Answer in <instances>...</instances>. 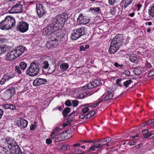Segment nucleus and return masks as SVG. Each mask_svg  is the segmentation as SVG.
I'll return each mask as SVG.
<instances>
[{"instance_id":"obj_1","label":"nucleus","mask_w":154,"mask_h":154,"mask_svg":"<svg viewBox=\"0 0 154 154\" xmlns=\"http://www.w3.org/2000/svg\"><path fill=\"white\" fill-rule=\"evenodd\" d=\"M15 23V19L14 17L7 16L5 20L0 23V28L2 30H8L14 26Z\"/></svg>"},{"instance_id":"obj_2","label":"nucleus","mask_w":154,"mask_h":154,"mask_svg":"<svg viewBox=\"0 0 154 154\" xmlns=\"http://www.w3.org/2000/svg\"><path fill=\"white\" fill-rule=\"evenodd\" d=\"M39 64L36 62H32L26 71V74L29 76L37 75L39 72Z\"/></svg>"},{"instance_id":"obj_3","label":"nucleus","mask_w":154,"mask_h":154,"mask_svg":"<svg viewBox=\"0 0 154 154\" xmlns=\"http://www.w3.org/2000/svg\"><path fill=\"white\" fill-rule=\"evenodd\" d=\"M68 19V15L66 14L57 15L53 20V24L55 26H59L60 24H63Z\"/></svg>"},{"instance_id":"obj_4","label":"nucleus","mask_w":154,"mask_h":154,"mask_svg":"<svg viewBox=\"0 0 154 154\" xmlns=\"http://www.w3.org/2000/svg\"><path fill=\"white\" fill-rule=\"evenodd\" d=\"M85 27H82L79 29H75L73 30L74 33L72 34L71 38L72 40H76L85 34L86 31Z\"/></svg>"},{"instance_id":"obj_5","label":"nucleus","mask_w":154,"mask_h":154,"mask_svg":"<svg viewBox=\"0 0 154 154\" xmlns=\"http://www.w3.org/2000/svg\"><path fill=\"white\" fill-rule=\"evenodd\" d=\"M57 27V26H55L53 23L51 24L43 29V33L45 35H49L58 29Z\"/></svg>"},{"instance_id":"obj_6","label":"nucleus","mask_w":154,"mask_h":154,"mask_svg":"<svg viewBox=\"0 0 154 154\" xmlns=\"http://www.w3.org/2000/svg\"><path fill=\"white\" fill-rule=\"evenodd\" d=\"M29 24L26 22L22 21L19 22L17 25V29L22 32H26L28 29Z\"/></svg>"},{"instance_id":"obj_7","label":"nucleus","mask_w":154,"mask_h":154,"mask_svg":"<svg viewBox=\"0 0 154 154\" xmlns=\"http://www.w3.org/2000/svg\"><path fill=\"white\" fill-rule=\"evenodd\" d=\"M23 5L20 3H17L10 9L9 12L11 13H21L23 12Z\"/></svg>"},{"instance_id":"obj_8","label":"nucleus","mask_w":154,"mask_h":154,"mask_svg":"<svg viewBox=\"0 0 154 154\" xmlns=\"http://www.w3.org/2000/svg\"><path fill=\"white\" fill-rule=\"evenodd\" d=\"M123 39V35L122 34H118L116 35L115 37L112 39L111 41L121 47L123 45L122 42Z\"/></svg>"},{"instance_id":"obj_9","label":"nucleus","mask_w":154,"mask_h":154,"mask_svg":"<svg viewBox=\"0 0 154 154\" xmlns=\"http://www.w3.org/2000/svg\"><path fill=\"white\" fill-rule=\"evenodd\" d=\"M58 36L57 35H54L51 36L49 39V41L47 43V45L50 47L55 46L58 44Z\"/></svg>"},{"instance_id":"obj_10","label":"nucleus","mask_w":154,"mask_h":154,"mask_svg":"<svg viewBox=\"0 0 154 154\" xmlns=\"http://www.w3.org/2000/svg\"><path fill=\"white\" fill-rule=\"evenodd\" d=\"M15 93L16 91L15 88H12L11 89L6 90L4 93V96L7 99H8L11 98Z\"/></svg>"},{"instance_id":"obj_11","label":"nucleus","mask_w":154,"mask_h":154,"mask_svg":"<svg viewBox=\"0 0 154 154\" xmlns=\"http://www.w3.org/2000/svg\"><path fill=\"white\" fill-rule=\"evenodd\" d=\"M114 93V90H112L111 88H109L106 94L105 95L104 94V95L102 97L103 100H104L105 101H107L112 99L113 97Z\"/></svg>"},{"instance_id":"obj_12","label":"nucleus","mask_w":154,"mask_h":154,"mask_svg":"<svg viewBox=\"0 0 154 154\" xmlns=\"http://www.w3.org/2000/svg\"><path fill=\"white\" fill-rule=\"evenodd\" d=\"M120 46L114 42H111L110 45L109 50V53L111 54H114L119 48Z\"/></svg>"},{"instance_id":"obj_13","label":"nucleus","mask_w":154,"mask_h":154,"mask_svg":"<svg viewBox=\"0 0 154 154\" xmlns=\"http://www.w3.org/2000/svg\"><path fill=\"white\" fill-rule=\"evenodd\" d=\"M25 49V47L22 45H20L13 51L15 54L16 56L18 57L21 55L24 52Z\"/></svg>"},{"instance_id":"obj_14","label":"nucleus","mask_w":154,"mask_h":154,"mask_svg":"<svg viewBox=\"0 0 154 154\" xmlns=\"http://www.w3.org/2000/svg\"><path fill=\"white\" fill-rule=\"evenodd\" d=\"M90 19L87 18L86 17L83 16L82 14H80L77 19L78 22L81 24H86L88 23Z\"/></svg>"},{"instance_id":"obj_15","label":"nucleus","mask_w":154,"mask_h":154,"mask_svg":"<svg viewBox=\"0 0 154 154\" xmlns=\"http://www.w3.org/2000/svg\"><path fill=\"white\" fill-rule=\"evenodd\" d=\"M36 9L38 14L40 17L42 16L45 13V11L44 9V7L42 4H37Z\"/></svg>"},{"instance_id":"obj_16","label":"nucleus","mask_w":154,"mask_h":154,"mask_svg":"<svg viewBox=\"0 0 154 154\" xmlns=\"http://www.w3.org/2000/svg\"><path fill=\"white\" fill-rule=\"evenodd\" d=\"M47 82L45 79L38 78L35 79L33 82V85L34 86H39L41 85L45 84Z\"/></svg>"},{"instance_id":"obj_17","label":"nucleus","mask_w":154,"mask_h":154,"mask_svg":"<svg viewBox=\"0 0 154 154\" xmlns=\"http://www.w3.org/2000/svg\"><path fill=\"white\" fill-rule=\"evenodd\" d=\"M28 123L26 120L23 119H21L17 120V124L19 127L24 128L27 127Z\"/></svg>"},{"instance_id":"obj_18","label":"nucleus","mask_w":154,"mask_h":154,"mask_svg":"<svg viewBox=\"0 0 154 154\" xmlns=\"http://www.w3.org/2000/svg\"><path fill=\"white\" fill-rule=\"evenodd\" d=\"M17 58V56H16L13 50L8 53L6 55V58L8 60H12Z\"/></svg>"},{"instance_id":"obj_19","label":"nucleus","mask_w":154,"mask_h":154,"mask_svg":"<svg viewBox=\"0 0 154 154\" xmlns=\"http://www.w3.org/2000/svg\"><path fill=\"white\" fill-rule=\"evenodd\" d=\"M8 50L7 46L0 39V54L7 51Z\"/></svg>"},{"instance_id":"obj_20","label":"nucleus","mask_w":154,"mask_h":154,"mask_svg":"<svg viewBox=\"0 0 154 154\" xmlns=\"http://www.w3.org/2000/svg\"><path fill=\"white\" fill-rule=\"evenodd\" d=\"M7 144L9 145V147H12V146H17V143L15 140L13 138H7Z\"/></svg>"},{"instance_id":"obj_21","label":"nucleus","mask_w":154,"mask_h":154,"mask_svg":"<svg viewBox=\"0 0 154 154\" xmlns=\"http://www.w3.org/2000/svg\"><path fill=\"white\" fill-rule=\"evenodd\" d=\"M58 44H65L67 40V38L66 35H62L58 36Z\"/></svg>"},{"instance_id":"obj_22","label":"nucleus","mask_w":154,"mask_h":154,"mask_svg":"<svg viewBox=\"0 0 154 154\" xmlns=\"http://www.w3.org/2000/svg\"><path fill=\"white\" fill-rule=\"evenodd\" d=\"M129 59L132 62L137 63L138 62V60L135 54H130L129 57Z\"/></svg>"},{"instance_id":"obj_23","label":"nucleus","mask_w":154,"mask_h":154,"mask_svg":"<svg viewBox=\"0 0 154 154\" xmlns=\"http://www.w3.org/2000/svg\"><path fill=\"white\" fill-rule=\"evenodd\" d=\"M0 146L2 148L3 152L6 154H12V152L11 150V147L8 146L6 148L4 147H2L1 146Z\"/></svg>"},{"instance_id":"obj_24","label":"nucleus","mask_w":154,"mask_h":154,"mask_svg":"<svg viewBox=\"0 0 154 154\" xmlns=\"http://www.w3.org/2000/svg\"><path fill=\"white\" fill-rule=\"evenodd\" d=\"M132 1L133 0H122V4H124V8H126L128 6L131 4Z\"/></svg>"},{"instance_id":"obj_25","label":"nucleus","mask_w":154,"mask_h":154,"mask_svg":"<svg viewBox=\"0 0 154 154\" xmlns=\"http://www.w3.org/2000/svg\"><path fill=\"white\" fill-rule=\"evenodd\" d=\"M90 11H91L93 14H99L100 13V8L98 7L93 8H91L90 9Z\"/></svg>"},{"instance_id":"obj_26","label":"nucleus","mask_w":154,"mask_h":154,"mask_svg":"<svg viewBox=\"0 0 154 154\" xmlns=\"http://www.w3.org/2000/svg\"><path fill=\"white\" fill-rule=\"evenodd\" d=\"M69 66V65L67 63H63L60 65V67L62 71H65L68 68Z\"/></svg>"},{"instance_id":"obj_27","label":"nucleus","mask_w":154,"mask_h":154,"mask_svg":"<svg viewBox=\"0 0 154 154\" xmlns=\"http://www.w3.org/2000/svg\"><path fill=\"white\" fill-rule=\"evenodd\" d=\"M3 76L4 78L8 81L10 79L14 77V75L11 73H8L4 74Z\"/></svg>"},{"instance_id":"obj_28","label":"nucleus","mask_w":154,"mask_h":154,"mask_svg":"<svg viewBox=\"0 0 154 154\" xmlns=\"http://www.w3.org/2000/svg\"><path fill=\"white\" fill-rule=\"evenodd\" d=\"M70 111V108L68 107L65 108L62 111V113L64 117H66Z\"/></svg>"},{"instance_id":"obj_29","label":"nucleus","mask_w":154,"mask_h":154,"mask_svg":"<svg viewBox=\"0 0 154 154\" xmlns=\"http://www.w3.org/2000/svg\"><path fill=\"white\" fill-rule=\"evenodd\" d=\"M133 71L135 75H139L141 73V71L140 69L138 67L135 68L134 69Z\"/></svg>"},{"instance_id":"obj_30","label":"nucleus","mask_w":154,"mask_h":154,"mask_svg":"<svg viewBox=\"0 0 154 154\" xmlns=\"http://www.w3.org/2000/svg\"><path fill=\"white\" fill-rule=\"evenodd\" d=\"M148 13L149 15L154 17V3L152 4L151 8L149 10Z\"/></svg>"},{"instance_id":"obj_31","label":"nucleus","mask_w":154,"mask_h":154,"mask_svg":"<svg viewBox=\"0 0 154 154\" xmlns=\"http://www.w3.org/2000/svg\"><path fill=\"white\" fill-rule=\"evenodd\" d=\"M67 131L62 132L59 134L63 140L68 138V137H66V135H67Z\"/></svg>"},{"instance_id":"obj_32","label":"nucleus","mask_w":154,"mask_h":154,"mask_svg":"<svg viewBox=\"0 0 154 154\" xmlns=\"http://www.w3.org/2000/svg\"><path fill=\"white\" fill-rule=\"evenodd\" d=\"M104 95V94L103 95V96L101 97L100 99H99L98 100L97 102L93 104V105H91L90 107L91 108L95 107L97 105H98L99 104H100V103H101L103 100V98H102V97Z\"/></svg>"},{"instance_id":"obj_33","label":"nucleus","mask_w":154,"mask_h":154,"mask_svg":"<svg viewBox=\"0 0 154 154\" xmlns=\"http://www.w3.org/2000/svg\"><path fill=\"white\" fill-rule=\"evenodd\" d=\"M14 154H22V152L20 147L17 145L15 146V151L14 152Z\"/></svg>"},{"instance_id":"obj_34","label":"nucleus","mask_w":154,"mask_h":154,"mask_svg":"<svg viewBox=\"0 0 154 154\" xmlns=\"http://www.w3.org/2000/svg\"><path fill=\"white\" fill-rule=\"evenodd\" d=\"M21 69L24 70L27 67V64L24 62H21L19 65Z\"/></svg>"},{"instance_id":"obj_35","label":"nucleus","mask_w":154,"mask_h":154,"mask_svg":"<svg viewBox=\"0 0 154 154\" xmlns=\"http://www.w3.org/2000/svg\"><path fill=\"white\" fill-rule=\"evenodd\" d=\"M85 88V89L87 88L88 89H91L92 88H95L94 85L93 84V83H92V82H91L90 83H89L86 86H84L83 87V88Z\"/></svg>"},{"instance_id":"obj_36","label":"nucleus","mask_w":154,"mask_h":154,"mask_svg":"<svg viewBox=\"0 0 154 154\" xmlns=\"http://www.w3.org/2000/svg\"><path fill=\"white\" fill-rule=\"evenodd\" d=\"M92 83L94 85V87H95L100 85L101 83V82L99 80L94 79L92 82Z\"/></svg>"},{"instance_id":"obj_37","label":"nucleus","mask_w":154,"mask_h":154,"mask_svg":"<svg viewBox=\"0 0 154 154\" xmlns=\"http://www.w3.org/2000/svg\"><path fill=\"white\" fill-rule=\"evenodd\" d=\"M58 134L57 132H56V131H54L51 133L50 135L52 139H55L56 137L57 136Z\"/></svg>"},{"instance_id":"obj_38","label":"nucleus","mask_w":154,"mask_h":154,"mask_svg":"<svg viewBox=\"0 0 154 154\" xmlns=\"http://www.w3.org/2000/svg\"><path fill=\"white\" fill-rule=\"evenodd\" d=\"M49 66V64L48 62L47 61H45L43 63V68L45 69H47L48 68Z\"/></svg>"},{"instance_id":"obj_39","label":"nucleus","mask_w":154,"mask_h":154,"mask_svg":"<svg viewBox=\"0 0 154 154\" xmlns=\"http://www.w3.org/2000/svg\"><path fill=\"white\" fill-rule=\"evenodd\" d=\"M112 140V138L111 137H109L105 138L106 143L105 145L107 147L109 146V145L108 144L110 143Z\"/></svg>"},{"instance_id":"obj_40","label":"nucleus","mask_w":154,"mask_h":154,"mask_svg":"<svg viewBox=\"0 0 154 154\" xmlns=\"http://www.w3.org/2000/svg\"><path fill=\"white\" fill-rule=\"evenodd\" d=\"M132 82V81L131 80H128L123 83V85L126 87H127L128 86V85L130 84Z\"/></svg>"},{"instance_id":"obj_41","label":"nucleus","mask_w":154,"mask_h":154,"mask_svg":"<svg viewBox=\"0 0 154 154\" xmlns=\"http://www.w3.org/2000/svg\"><path fill=\"white\" fill-rule=\"evenodd\" d=\"M105 144H101V143H99L97 145H95V149H97L98 150L101 149L103 146L105 145Z\"/></svg>"},{"instance_id":"obj_42","label":"nucleus","mask_w":154,"mask_h":154,"mask_svg":"<svg viewBox=\"0 0 154 154\" xmlns=\"http://www.w3.org/2000/svg\"><path fill=\"white\" fill-rule=\"evenodd\" d=\"M69 148V147L67 145H63L60 148V149L62 151H64Z\"/></svg>"},{"instance_id":"obj_43","label":"nucleus","mask_w":154,"mask_h":154,"mask_svg":"<svg viewBox=\"0 0 154 154\" xmlns=\"http://www.w3.org/2000/svg\"><path fill=\"white\" fill-rule=\"evenodd\" d=\"M153 135V134H152L150 132L149 133H147L146 134H144V137L143 138H151L150 137H152V136Z\"/></svg>"},{"instance_id":"obj_44","label":"nucleus","mask_w":154,"mask_h":154,"mask_svg":"<svg viewBox=\"0 0 154 154\" xmlns=\"http://www.w3.org/2000/svg\"><path fill=\"white\" fill-rule=\"evenodd\" d=\"M63 140V139H62V137H61L60 135L58 134L57 136L56 137L55 139V141L59 142Z\"/></svg>"},{"instance_id":"obj_45","label":"nucleus","mask_w":154,"mask_h":154,"mask_svg":"<svg viewBox=\"0 0 154 154\" xmlns=\"http://www.w3.org/2000/svg\"><path fill=\"white\" fill-rule=\"evenodd\" d=\"M20 69V67L18 66H16L15 67V71L18 74H21L22 73V72Z\"/></svg>"},{"instance_id":"obj_46","label":"nucleus","mask_w":154,"mask_h":154,"mask_svg":"<svg viewBox=\"0 0 154 154\" xmlns=\"http://www.w3.org/2000/svg\"><path fill=\"white\" fill-rule=\"evenodd\" d=\"M154 75V69H151L148 74V76L151 77Z\"/></svg>"},{"instance_id":"obj_47","label":"nucleus","mask_w":154,"mask_h":154,"mask_svg":"<svg viewBox=\"0 0 154 154\" xmlns=\"http://www.w3.org/2000/svg\"><path fill=\"white\" fill-rule=\"evenodd\" d=\"M89 111V109L88 107H85L82 109V112L83 113H85Z\"/></svg>"},{"instance_id":"obj_48","label":"nucleus","mask_w":154,"mask_h":154,"mask_svg":"<svg viewBox=\"0 0 154 154\" xmlns=\"http://www.w3.org/2000/svg\"><path fill=\"white\" fill-rule=\"evenodd\" d=\"M36 122H34V124L32 125L30 127V129L31 130H33L36 127Z\"/></svg>"},{"instance_id":"obj_49","label":"nucleus","mask_w":154,"mask_h":154,"mask_svg":"<svg viewBox=\"0 0 154 154\" xmlns=\"http://www.w3.org/2000/svg\"><path fill=\"white\" fill-rule=\"evenodd\" d=\"M65 104L67 106H70L72 105L71 102L69 100H66L65 102Z\"/></svg>"},{"instance_id":"obj_50","label":"nucleus","mask_w":154,"mask_h":154,"mask_svg":"<svg viewBox=\"0 0 154 154\" xmlns=\"http://www.w3.org/2000/svg\"><path fill=\"white\" fill-rule=\"evenodd\" d=\"M73 106L74 107L76 106L78 104L79 102L77 100L72 101Z\"/></svg>"},{"instance_id":"obj_51","label":"nucleus","mask_w":154,"mask_h":154,"mask_svg":"<svg viewBox=\"0 0 154 154\" xmlns=\"http://www.w3.org/2000/svg\"><path fill=\"white\" fill-rule=\"evenodd\" d=\"M8 81L5 78H4V76H3V78L1 80L0 82V84L1 85H3L4 84L5 82Z\"/></svg>"},{"instance_id":"obj_52","label":"nucleus","mask_w":154,"mask_h":154,"mask_svg":"<svg viewBox=\"0 0 154 154\" xmlns=\"http://www.w3.org/2000/svg\"><path fill=\"white\" fill-rule=\"evenodd\" d=\"M114 66L117 67H123V66L122 64H119L118 63L115 62L114 64Z\"/></svg>"},{"instance_id":"obj_53","label":"nucleus","mask_w":154,"mask_h":154,"mask_svg":"<svg viewBox=\"0 0 154 154\" xmlns=\"http://www.w3.org/2000/svg\"><path fill=\"white\" fill-rule=\"evenodd\" d=\"M98 142L101 143V144L106 143L105 138H103L99 140L98 141Z\"/></svg>"},{"instance_id":"obj_54","label":"nucleus","mask_w":154,"mask_h":154,"mask_svg":"<svg viewBox=\"0 0 154 154\" xmlns=\"http://www.w3.org/2000/svg\"><path fill=\"white\" fill-rule=\"evenodd\" d=\"M109 12L112 15H115V14L116 13V11H115V9L113 8L110 10Z\"/></svg>"},{"instance_id":"obj_55","label":"nucleus","mask_w":154,"mask_h":154,"mask_svg":"<svg viewBox=\"0 0 154 154\" xmlns=\"http://www.w3.org/2000/svg\"><path fill=\"white\" fill-rule=\"evenodd\" d=\"M136 142L134 141L130 142L128 143V144L130 146L134 145L136 144Z\"/></svg>"},{"instance_id":"obj_56","label":"nucleus","mask_w":154,"mask_h":154,"mask_svg":"<svg viewBox=\"0 0 154 154\" xmlns=\"http://www.w3.org/2000/svg\"><path fill=\"white\" fill-rule=\"evenodd\" d=\"M46 143L48 144H50L52 143V140L49 138L46 139Z\"/></svg>"},{"instance_id":"obj_57","label":"nucleus","mask_w":154,"mask_h":154,"mask_svg":"<svg viewBox=\"0 0 154 154\" xmlns=\"http://www.w3.org/2000/svg\"><path fill=\"white\" fill-rule=\"evenodd\" d=\"M2 106L3 108L5 109H9V104H8L3 105Z\"/></svg>"},{"instance_id":"obj_58","label":"nucleus","mask_w":154,"mask_h":154,"mask_svg":"<svg viewBox=\"0 0 154 154\" xmlns=\"http://www.w3.org/2000/svg\"><path fill=\"white\" fill-rule=\"evenodd\" d=\"M149 132V130L148 129H145L142 131V133L143 134V136H144V135L146 134H147Z\"/></svg>"},{"instance_id":"obj_59","label":"nucleus","mask_w":154,"mask_h":154,"mask_svg":"<svg viewBox=\"0 0 154 154\" xmlns=\"http://www.w3.org/2000/svg\"><path fill=\"white\" fill-rule=\"evenodd\" d=\"M15 146H12L11 147V150L12 152V154H14V152L15 151Z\"/></svg>"},{"instance_id":"obj_60","label":"nucleus","mask_w":154,"mask_h":154,"mask_svg":"<svg viewBox=\"0 0 154 154\" xmlns=\"http://www.w3.org/2000/svg\"><path fill=\"white\" fill-rule=\"evenodd\" d=\"M86 50L85 47L83 45H81L80 47V51H85Z\"/></svg>"},{"instance_id":"obj_61","label":"nucleus","mask_w":154,"mask_h":154,"mask_svg":"<svg viewBox=\"0 0 154 154\" xmlns=\"http://www.w3.org/2000/svg\"><path fill=\"white\" fill-rule=\"evenodd\" d=\"M95 145H94V146H92L90 147L88 151L89 152L91 151H94V150H95Z\"/></svg>"},{"instance_id":"obj_62","label":"nucleus","mask_w":154,"mask_h":154,"mask_svg":"<svg viewBox=\"0 0 154 154\" xmlns=\"http://www.w3.org/2000/svg\"><path fill=\"white\" fill-rule=\"evenodd\" d=\"M92 116V115H91L89 113L88 114L85 116V118L86 119H89Z\"/></svg>"},{"instance_id":"obj_63","label":"nucleus","mask_w":154,"mask_h":154,"mask_svg":"<svg viewBox=\"0 0 154 154\" xmlns=\"http://www.w3.org/2000/svg\"><path fill=\"white\" fill-rule=\"evenodd\" d=\"M9 109H14L16 107L15 106H14L12 104H9Z\"/></svg>"},{"instance_id":"obj_64","label":"nucleus","mask_w":154,"mask_h":154,"mask_svg":"<svg viewBox=\"0 0 154 154\" xmlns=\"http://www.w3.org/2000/svg\"><path fill=\"white\" fill-rule=\"evenodd\" d=\"M146 65L147 67L149 68H150L151 67V65L150 63L147 62H146Z\"/></svg>"}]
</instances>
